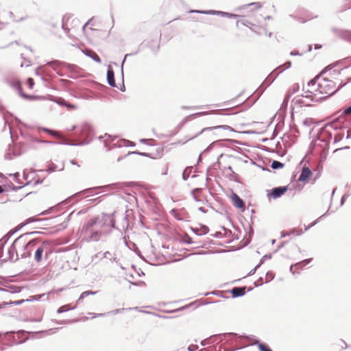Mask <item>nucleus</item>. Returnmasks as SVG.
I'll list each match as a JSON object with an SVG mask.
<instances>
[{"label": "nucleus", "instance_id": "obj_1", "mask_svg": "<svg viewBox=\"0 0 351 351\" xmlns=\"http://www.w3.org/2000/svg\"><path fill=\"white\" fill-rule=\"evenodd\" d=\"M115 215L116 212L111 214L102 213L100 216L90 219L81 228L84 239L86 241H99L102 234L110 232V230H104L103 228H115Z\"/></svg>", "mask_w": 351, "mask_h": 351}, {"label": "nucleus", "instance_id": "obj_2", "mask_svg": "<svg viewBox=\"0 0 351 351\" xmlns=\"http://www.w3.org/2000/svg\"><path fill=\"white\" fill-rule=\"evenodd\" d=\"M132 182L131 183H129V182H116V183L106 184V185H104V186L90 187V188H88V189H86L84 190H82V191H81L80 192H77V193H75L71 197H68L64 201H63L61 203V204L66 205V204H67L68 203H69L71 202V199L73 197H80L82 195H85V197H89V196H93L94 195L98 194V193L96 192V191H97L98 189H104V191H106V190H119V189H123L125 186H130L132 185ZM60 204L56 205L54 207H51V208H49L48 210H46L40 213V215H44L49 214L51 210H53V209L58 208L60 206Z\"/></svg>", "mask_w": 351, "mask_h": 351}, {"label": "nucleus", "instance_id": "obj_3", "mask_svg": "<svg viewBox=\"0 0 351 351\" xmlns=\"http://www.w3.org/2000/svg\"><path fill=\"white\" fill-rule=\"evenodd\" d=\"M351 114V105L346 108L342 114H341L340 117L337 119L334 120L331 123L327 124L324 128H322L319 132H318L317 135V141H319L322 143H324V145H320V147H322L323 150L328 151L329 148V142L330 140L332 138V134L331 133L327 130L328 127H330L334 130H337L339 128H341V125L339 122V119H341L345 115H349ZM317 145L319 146V144Z\"/></svg>", "mask_w": 351, "mask_h": 351}, {"label": "nucleus", "instance_id": "obj_4", "mask_svg": "<svg viewBox=\"0 0 351 351\" xmlns=\"http://www.w3.org/2000/svg\"><path fill=\"white\" fill-rule=\"evenodd\" d=\"M75 135L78 138L82 141L74 143L68 140H64L62 143V145H67L70 146H82L88 145L91 143L95 136V131L92 125L89 123H82L77 130Z\"/></svg>", "mask_w": 351, "mask_h": 351}, {"label": "nucleus", "instance_id": "obj_5", "mask_svg": "<svg viewBox=\"0 0 351 351\" xmlns=\"http://www.w3.org/2000/svg\"><path fill=\"white\" fill-rule=\"evenodd\" d=\"M47 65L52 67V69L56 72V73L60 76H63L64 74L62 73L61 70L58 69L56 67H62L64 69H67L70 74L68 75V77L72 79H76L82 75V69H81L79 66L75 64H69L65 62H61L60 60H53L47 62Z\"/></svg>", "mask_w": 351, "mask_h": 351}, {"label": "nucleus", "instance_id": "obj_6", "mask_svg": "<svg viewBox=\"0 0 351 351\" xmlns=\"http://www.w3.org/2000/svg\"><path fill=\"white\" fill-rule=\"evenodd\" d=\"M2 81L9 85L10 87L15 89L19 95L23 97V99H27V100H32L35 98L34 95H27L26 93H24L23 92L22 86H21V82L19 80H18L16 77H15L12 74H8L2 79Z\"/></svg>", "mask_w": 351, "mask_h": 351}, {"label": "nucleus", "instance_id": "obj_7", "mask_svg": "<svg viewBox=\"0 0 351 351\" xmlns=\"http://www.w3.org/2000/svg\"><path fill=\"white\" fill-rule=\"evenodd\" d=\"M40 232L38 231H34L30 232H27V235H26L25 238V243L24 246H21V251L20 252V256L22 258H25L27 257H30L32 254V251L33 250L34 247H35L36 244L38 242H40V240L38 239H29V237L32 235H36L40 234Z\"/></svg>", "mask_w": 351, "mask_h": 351}, {"label": "nucleus", "instance_id": "obj_8", "mask_svg": "<svg viewBox=\"0 0 351 351\" xmlns=\"http://www.w3.org/2000/svg\"><path fill=\"white\" fill-rule=\"evenodd\" d=\"M335 86L336 83L334 81L324 78L319 82L316 91L321 94L328 95L326 97L331 96L343 86V85H339V87L335 89Z\"/></svg>", "mask_w": 351, "mask_h": 351}, {"label": "nucleus", "instance_id": "obj_9", "mask_svg": "<svg viewBox=\"0 0 351 351\" xmlns=\"http://www.w3.org/2000/svg\"><path fill=\"white\" fill-rule=\"evenodd\" d=\"M27 234H23L16 238L8 250V258L11 261H16L20 256V252H18V248H21L24 246L25 238Z\"/></svg>", "mask_w": 351, "mask_h": 351}, {"label": "nucleus", "instance_id": "obj_10", "mask_svg": "<svg viewBox=\"0 0 351 351\" xmlns=\"http://www.w3.org/2000/svg\"><path fill=\"white\" fill-rule=\"evenodd\" d=\"M21 341H19L16 339L15 335L13 332H8L4 334H0V344H4L8 346H12L14 344H19ZM2 349L0 348V351Z\"/></svg>", "mask_w": 351, "mask_h": 351}, {"label": "nucleus", "instance_id": "obj_11", "mask_svg": "<svg viewBox=\"0 0 351 351\" xmlns=\"http://www.w3.org/2000/svg\"><path fill=\"white\" fill-rule=\"evenodd\" d=\"M219 335H221V341L226 340V343L232 346V347H240L238 345L239 339L241 337L240 335H239L237 333L234 332H229V333H222L219 334Z\"/></svg>", "mask_w": 351, "mask_h": 351}, {"label": "nucleus", "instance_id": "obj_12", "mask_svg": "<svg viewBox=\"0 0 351 351\" xmlns=\"http://www.w3.org/2000/svg\"><path fill=\"white\" fill-rule=\"evenodd\" d=\"M45 295H46V293H43V294H40V295H32L29 298L25 299V300L23 299V300H15L13 302L10 301L9 302H4L2 304V305L3 307H5L8 305H20L26 302L38 301V300H41V298L45 297Z\"/></svg>", "mask_w": 351, "mask_h": 351}, {"label": "nucleus", "instance_id": "obj_13", "mask_svg": "<svg viewBox=\"0 0 351 351\" xmlns=\"http://www.w3.org/2000/svg\"><path fill=\"white\" fill-rule=\"evenodd\" d=\"M288 190V186L274 187L270 191H267L268 198L277 199L284 195Z\"/></svg>", "mask_w": 351, "mask_h": 351}, {"label": "nucleus", "instance_id": "obj_14", "mask_svg": "<svg viewBox=\"0 0 351 351\" xmlns=\"http://www.w3.org/2000/svg\"><path fill=\"white\" fill-rule=\"evenodd\" d=\"M191 12L199 13L204 14H213V15H220L221 16H226L228 18H237L239 16L235 14H232L229 12H226L223 11H217V10H191Z\"/></svg>", "mask_w": 351, "mask_h": 351}, {"label": "nucleus", "instance_id": "obj_15", "mask_svg": "<svg viewBox=\"0 0 351 351\" xmlns=\"http://www.w3.org/2000/svg\"><path fill=\"white\" fill-rule=\"evenodd\" d=\"M332 32L336 36L345 41L351 43V30L333 27L332 28Z\"/></svg>", "mask_w": 351, "mask_h": 351}, {"label": "nucleus", "instance_id": "obj_16", "mask_svg": "<svg viewBox=\"0 0 351 351\" xmlns=\"http://www.w3.org/2000/svg\"><path fill=\"white\" fill-rule=\"evenodd\" d=\"M23 143H20V147L16 148L14 146L9 145L8 152L5 154V157L8 160H12L13 156H21L25 151L22 150Z\"/></svg>", "mask_w": 351, "mask_h": 351}, {"label": "nucleus", "instance_id": "obj_17", "mask_svg": "<svg viewBox=\"0 0 351 351\" xmlns=\"http://www.w3.org/2000/svg\"><path fill=\"white\" fill-rule=\"evenodd\" d=\"M51 100L61 106H65L68 110L77 109V106L75 105L66 102V101L62 97H52Z\"/></svg>", "mask_w": 351, "mask_h": 351}, {"label": "nucleus", "instance_id": "obj_18", "mask_svg": "<svg viewBox=\"0 0 351 351\" xmlns=\"http://www.w3.org/2000/svg\"><path fill=\"white\" fill-rule=\"evenodd\" d=\"M220 341H221V335H219H219H212L210 337L202 340L200 342V344L202 346H205L210 345V344H212L214 343H216L217 344Z\"/></svg>", "mask_w": 351, "mask_h": 351}, {"label": "nucleus", "instance_id": "obj_19", "mask_svg": "<svg viewBox=\"0 0 351 351\" xmlns=\"http://www.w3.org/2000/svg\"><path fill=\"white\" fill-rule=\"evenodd\" d=\"M107 82L108 85L111 87H117L114 80V73L110 65H108V66Z\"/></svg>", "mask_w": 351, "mask_h": 351}, {"label": "nucleus", "instance_id": "obj_20", "mask_svg": "<svg viewBox=\"0 0 351 351\" xmlns=\"http://www.w3.org/2000/svg\"><path fill=\"white\" fill-rule=\"evenodd\" d=\"M132 217V211L127 210L125 213L121 223L122 230L126 231L130 227V219Z\"/></svg>", "mask_w": 351, "mask_h": 351}, {"label": "nucleus", "instance_id": "obj_21", "mask_svg": "<svg viewBox=\"0 0 351 351\" xmlns=\"http://www.w3.org/2000/svg\"><path fill=\"white\" fill-rule=\"evenodd\" d=\"M0 112L3 114V119H4V121H5V124L8 125V130H9V132L10 134V138H12V141L14 142V140L13 138V136H12V128H11V126L10 125V123H9V121H8V115L12 117V114L11 113H10L9 112L6 111L5 109H4V107L1 105H0Z\"/></svg>", "mask_w": 351, "mask_h": 351}, {"label": "nucleus", "instance_id": "obj_22", "mask_svg": "<svg viewBox=\"0 0 351 351\" xmlns=\"http://www.w3.org/2000/svg\"><path fill=\"white\" fill-rule=\"evenodd\" d=\"M289 16H290V17L293 18L294 19L297 20L298 21H299L301 23H304L311 19L317 17V16H312V14L307 11L304 12V16L300 17V16H294L293 14H290Z\"/></svg>", "mask_w": 351, "mask_h": 351}, {"label": "nucleus", "instance_id": "obj_23", "mask_svg": "<svg viewBox=\"0 0 351 351\" xmlns=\"http://www.w3.org/2000/svg\"><path fill=\"white\" fill-rule=\"evenodd\" d=\"M232 200L234 206L238 208L244 209L245 207L243 200L236 193H233L232 195Z\"/></svg>", "mask_w": 351, "mask_h": 351}, {"label": "nucleus", "instance_id": "obj_24", "mask_svg": "<svg viewBox=\"0 0 351 351\" xmlns=\"http://www.w3.org/2000/svg\"><path fill=\"white\" fill-rule=\"evenodd\" d=\"M246 287H233L230 293L232 298H238L243 296L245 294Z\"/></svg>", "mask_w": 351, "mask_h": 351}, {"label": "nucleus", "instance_id": "obj_25", "mask_svg": "<svg viewBox=\"0 0 351 351\" xmlns=\"http://www.w3.org/2000/svg\"><path fill=\"white\" fill-rule=\"evenodd\" d=\"M47 242H43L40 246L36 248L34 254V259L37 263H39L42 261L43 252L45 246L47 245Z\"/></svg>", "mask_w": 351, "mask_h": 351}, {"label": "nucleus", "instance_id": "obj_26", "mask_svg": "<svg viewBox=\"0 0 351 351\" xmlns=\"http://www.w3.org/2000/svg\"><path fill=\"white\" fill-rule=\"evenodd\" d=\"M312 172L311 169L307 167H304L302 169L301 173L298 178V181L300 182H305L308 180L310 176H311Z\"/></svg>", "mask_w": 351, "mask_h": 351}, {"label": "nucleus", "instance_id": "obj_27", "mask_svg": "<svg viewBox=\"0 0 351 351\" xmlns=\"http://www.w3.org/2000/svg\"><path fill=\"white\" fill-rule=\"evenodd\" d=\"M283 72V69L277 71L276 69H274L264 80L265 84H266V86H269L271 83L275 80V79L277 77V76Z\"/></svg>", "mask_w": 351, "mask_h": 351}, {"label": "nucleus", "instance_id": "obj_28", "mask_svg": "<svg viewBox=\"0 0 351 351\" xmlns=\"http://www.w3.org/2000/svg\"><path fill=\"white\" fill-rule=\"evenodd\" d=\"M219 128H223V129H225V130H230L231 129V128L228 125H217V126H214V127H208V128H203L199 132H198L196 135L191 137L189 138V140H191V139H193L195 138H196L197 136H199V134L205 132H207V131H212V130H217V129H219Z\"/></svg>", "mask_w": 351, "mask_h": 351}, {"label": "nucleus", "instance_id": "obj_29", "mask_svg": "<svg viewBox=\"0 0 351 351\" xmlns=\"http://www.w3.org/2000/svg\"><path fill=\"white\" fill-rule=\"evenodd\" d=\"M135 146V143L131 141L126 139H121L118 141L116 143H114L112 147H109V150L111 149L114 147H134Z\"/></svg>", "mask_w": 351, "mask_h": 351}, {"label": "nucleus", "instance_id": "obj_30", "mask_svg": "<svg viewBox=\"0 0 351 351\" xmlns=\"http://www.w3.org/2000/svg\"><path fill=\"white\" fill-rule=\"evenodd\" d=\"M83 53L88 57H90L91 59H93L94 61H95L97 63H101V60L99 58V56L93 50L90 49H85L83 51Z\"/></svg>", "mask_w": 351, "mask_h": 351}, {"label": "nucleus", "instance_id": "obj_31", "mask_svg": "<svg viewBox=\"0 0 351 351\" xmlns=\"http://www.w3.org/2000/svg\"><path fill=\"white\" fill-rule=\"evenodd\" d=\"M22 287L15 285H9L5 288H0V291H3L9 293H17L21 292Z\"/></svg>", "mask_w": 351, "mask_h": 351}, {"label": "nucleus", "instance_id": "obj_32", "mask_svg": "<svg viewBox=\"0 0 351 351\" xmlns=\"http://www.w3.org/2000/svg\"><path fill=\"white\" fill-rule=\"evenodd\" d=\"M191 230L197 236L206 234L209 232V228L205 225H202L201 228H191Z\"/></svg>", "mask_w": 351, "mask_h": 351}, {"label": "nucleus", "instance_id": "obj_33", "mask_svg": "<svg viewBox=\"0 0 351 351\" xmlns=\"http://www.w3.org/2000/svg\"><path fill=\"white\" fill-rule=\"evenodd\" d=\"M38 130H43V132L57 138H62V136L60 135V132L58 131H55L47 128L39 127Z\"/></svg>", "mask_w": 351, "mask_h": 351}, {"label": "nucleus", "instance_id": "obj_34", "mask_svg": "<svg viewBox=\"0 0 351 351\" xmlns=\"http://www.w3.org/2000/svg\"><path fill=\"white\" fill-rule=\"evenodd\" d=\"M20 134L21 136L23 137L26 141L28 142L38 143V140L39 139L36 137H34L32 134L29 133H25L23 132L21 130H20Z\"/></svg>", "mask_w": 351, "mask_h": 351}, {"label": "nucleus", "instance_id": "obj_35", "mask_svg": "<svg viewBox=\"0 0 351 351\" xmlns=\"http://www.w3.org/2000/svg\"><path fill=\"white\" fill-rule=\"evenodd\" d=\"M130 154H137V155H140V156H147V157H149V154L146 153V152H138V151L129 152H128L127 154H125L124 156L119 157V158L117 159V161H118V162H120L121 160H123V158H125L126 156H128V155H130Z\"/></svg>", "mask_w": 351, "mask_h": 351}, {"label": "nucleus", "instance_id": "obj_36", "mask_svg": "<svg viewBox=\"0 0 351 351\" xmlns=\"http://www.w3.org/2000/svg\"><path fill=\"white\" fill-rule=\"evenodd\" d=\"M257 345L260 351H272L271 349L265 343H261L259 341H256L254 343Z\"/></svg>", "mask_w": 351, "mask_h": 351}, {"label": "nucleus", "instance_id": "obj_37", "mask_svg": "<svg viewBox=\"0 0 351 351\" xmlns=\"http://www.w3.org/2000/svg\"><path fill=\"white\" fill-rule=\"evenodd\" d=\"M226 169L229 170L230 171V175L228 176H229V178L232 180H234L237 182H239V176L237 173H236L231 166H228Z\"/></svg>", "mask_w": 351, "mask_h": 351}, {"label": "nucleus", "instance_id": "obj_38", "mask_svg": "<svg viewBox=\"0 0 351 351\" xmlns=\"http://www.w3.org/2000/svg\"><path fill=\"white\" fill-rule=\"evenodd\" d=\"M102 257L104 258H107L110 260V262L113 263L116 261V256L114 254H112L111 252L106 251L102 254Z\"/></svg>", "mask_w": 351, "mask_h": 351}, {"label": "nucleus", "instance_id": "obj_39", "mask_svg": "<svg viewBox=\"0 0 351 351\" xmlns=\"http://www.w3.org/2000/svg\"><path fill=\"white\" fill-rule=\"evenodd\" d=\"M183 210L178 211V210L173 208L170 211V213L178 220L183 221L184 218L181 216L180 213Z\"/></svg>", "mask_w": 351, "mask_h": 351}, {"label": "nucleus", "instance_id": "obj_40", "mask_svg": "<svg viewBox=\"0 0 351 351\" xmlns=\"http://www.w3.org/2000/svg\"><path fill=\"white\" fill-rule=\"evenodd\" d=\"M291 96V93H287L284 99H283V101H282V104H281V106H280V109L282 110H286L287 108V106H288V103H289V99Z\"/></svg>", "mask_w": 351, "mask_h": 351}, {"label": "nucleus", "instance_id": "obj_41", "mask_svg": "<svg viewBox=\"0 0 351 351\" xmlns=\"http://www.w3.org/2000/svg\"><path fill=\"white\" fill-rule=\"evenodd\" d=\"M349 8H351V0H345L343 4L339 8V12H343Z\"/></svg>", "mask_w": 351, "mask_h": 351}, {"label": "nucleus", "instance_id": "obj_42", "mask_svg": "<svg viewBox=\"0 0 351 351\" xmlns=\"http://www.w3.org/2000/svg\"><path fill=\"white\" fill-rule=\"evenodd\" d=\"M284 166H285L284 163H282L280 161H278V160H273L271 162V167L273 169H279L284 167Z\"/></svg>", "mask_w": 351, "mask_h": 351}, {"label": "nucleus", "instance_id": "obj_43", "mask_svg": "<svg viewBox=\"0 0 351 351\" xmlns=\"http://www.w3.org/2000/svg\"><path fill=\"white\" fill-rule=\"evenodd\" d=\"M194 305V302H191L190 304H188L186 305H184L183 306H181L178 308H176V309H174V310H172V311H169V313H177V312H180V311H182L184 310H186L189 308H190L191 306H193Z\"/></svg>", "mask_w": 351, "mask_h": 351}, {"label": "nucleus", "instance_id": "obj_44", "mask_svg": "<svg viewBox=\"0 0 351 351\" xmlns=\"http://www.w3.org/2000/svg\"><path fill=\"white\" fill-rule=\"evenodd\" d=\"M291 66V61H287L284 64L279 66L276 69L277 71H279L282 69H283V71L285 69H289Z\"/></svg>", "mask_w": 351, "mask_h": 351}, {"label": "nucleus", "instance_id": "obj_45", "mask_svg": "<svg viewBox=\"0 0 351 351\" xmlns=\"http://www.w3.org/2000/svg\"><path fill=\"white\" fill-rule=\"evenodd\" d=\"M69 305H64V306H60V308H58L57 313H62L68 311L69 310H73V309H74L75 308V306L72 307V308H69Z\"/></svg>", "mask_w": 351, "mask_h": 351}, {"label": "nucleus", "instance_id": "obj_46", "mask_svg": "<svg viewBox=\"0 0 351 351\" xmlns=\"http://www.w3.org/2000/svg\"><path fill=\"white\" fill-rule=\"evenodd\" d=\"M129 56L128 54H126L125 56V58L124 60H123L122 62V64H121V76H122V84H121V86L120 87V90L122 91V92H124L125 90V85H124V83H123V65L124 64V62H125V60L126 58V57Z\"/></svg>", "mask_w": 351, "mask_h": 351}, {"label": "nucleus", "instance_id": "obj_47", "mask_svg": "<svg viewBox=\"0 0 351 351\" xmlns=\"http://www.w3.org/2000/svg\"><path fill=\"white\" fill-rule=\"evenodd\" d=\"M21 228H19V225L14 229L11 230L9 231L3 238H5V240L7 239H10L14 233H16L17 231H19Z\"/></svg>", "mask_w": 351, "mask_h": 351}, {"label": "nucleus", "instance_id": "obj_48", "mask_svg": "<svg viewBox=\"0 0 351 351\" xmlns=\"http://www.w3.org/2000/svg\"><path fill=\"white\" fill-rule=\"evenodd\" d=\"M8 239L5 240V238H2L0 240V258L3 256V246L6 244L8 242Z\"/></svg>", "mask_w": 351, "mask_h": 351}, {"label": "nucleus", "instance_id": "obj_49", "mask_svg": "<svg viewBox=\"0 0 351 351\" xmlns=\"http://www.w3.org/2000/svg\"><path fill=\"white\" fill-rule=\"evenodd\" d=\"M38 221V219H36L34 217H29V218L27 219L24 223L19 224V228H22L23 226H26L27 224L34 222V221Z\"/></svg>", "mask_w": 351, "mask_h": 351}, {"label": "nucleus", "instance_id": "obj_50", "mask_svg": "<svg viewBox=\"0 0 351 351\" xmlns=\"http://www.w3.org/2000/svg\"><path fill=\"white\" fill-rule=\"evenodd\" d=\"M253 232H254L253 228L252 227H250V232H249V237L245 239V241L243 246H246V245H247L251 242L252 234H253Z\"/></svg>", "mask_w": 351, "mask_h": 351}, {"label": "nucleus", "instance_id": "obj_51", "mask_svg": "<svg viewBox=\"0 0 351 351\" xmlns=\"http://www.w3.org/2000/svg\"><path fill=\"white\" fill-rule=\"evenodd\" d=\"M182 242L187 244H193L195 242L192 240V238L190 237L188 234H186L182 239Z\"/></svg>", "mask_w": 351, "mask_h": 351}, {"label": "nucleus", "instance_id": "obj_52", "mask_svg": "<svg viewBox=\"0 0 351 351\" xmlns=\"http://www.w3.org/2000/svg\"><path fill=\"white\" fill-rule=\"evenodd\" d=\"M263 86H261V84L259 86V87L256 89L255 94L257 95V98H258L265 90Z\"/></svg>", "mask_w": 351, "mask_h": 351}, {"label": "nucleus", "instance_id": "obj_53", "mask_svg": "<svg viewBox=\"0 0 351 351\" xmlns=\"http://www.w3.org/2000/svg\"><path fill=\"white\" fill-rule=\"evenodd\" d=\"M291 234H295L297 236H300L304 233V231L302 229L293 228L290 230Z\"/></svg>", "mask_w": 351, "mask_h": 351}, {"label": "nucleus", "instance_id": "obj_54", "mask_svg": "<svg viewBox=\"0 0 351 351\" xmlns=\"http://www.w3.org/2000/svg\"><path fill=\"white\" fill-rule=\"evenodd\" d=\"M191 171H189V167L186 168L182 173V179L186 180L190 176Z\"/></svg>", "mask_w": 351, "mask_h": 351}, {"label": "nucleus", "instance_id": "obj_55", "mask_svg": "<svg viewBox=\"0 0 351 351\" xmlns=\"http://www.w3.org/2000/svg\"><path fill=\"white\" fill-rule=\"evenodd\" d=\"M200 191H201V189H199V188L194 189H193L191 191V194L193 195V197L194 200L196 201V202H200L201 201L200 199L198 197H197L195 195V192H199Z\"/></svg>", "mask_w": 351, "mask_h": 351}, {"label": "nucleus", "instance_id": "obj_56", "mask_svg": "<svg viewBox=\"0 0 351 351\" xmlns=\"http://www.w3.org/2000/svg\"><path fill=\"white\" fill-rule=\"evenodd\" d=\"M63 141L62 142H54V141H47V140H42V139H38V143H45V144H62Z\"/></svg>", "mask_w": 351, "mask_h": 351}, {"label": "nucleus", "instance_id": "obj_57", "mask_svg": "<svg viewBox=\"0 0 351 351\" xmlns=\"http://www.w3.org/2000/svg\"><path fill=\"white\" fill-rule=\"evenodd\" d=\"M88 295L86 291L82 292L80 295L79 298L77 299V300L76 301V305H79L81 303V302Z\"/></svg>", "mask_w": 351, "mask_h": 351}, {"label": "nucleus", "instance_id": "obj_58", "mask_svg": "<svg viewBox=\"0 0 351 351\" xmlns=\"http://www.w3.org/2000/svg\"><path fill=\"white\" fill-rule=\"evenodd\" d=\"M274 274L272 271H267L266 273V278L267 280L265 282H269L270 280H273L274 278Z\"/></svg>", "mask_w": 351, "mask_h": 351}, {"label": "nucleus", "instance_id": "obj_59", "mask_svg": "<svg viewBox=\"0 0 351 351\" xmlns=\"http://www.w3.org/2000/svg\"><path fill=\"white\" fill-rule=\"evenodd\" d=\"M272 255L271 254L264 255L261 259L260 263H258L260 265H263L265 260L271 258Z\"/></svg>", "mask_w": 351, "mask_h": 351}, {"label": "nucleus", "instance_id": "obj_60", "mask_svg": "<svg viewBox=\"0 0 351 351\" xmlns=\"http://www.w3.org/2000/svg\"><path fill=\"white\" fill-rule=\"evenodd\" d=\"M239 23H241L242 25H243L245 26H248V25L251 24V23L250 21H248L247 19H245L237 21V26L239 25Z\"/></svg>", "mask_w": 351, "mask_h": 351}, {"label": "nucleus", "instance_id": "obj_61", "mask_svg": "<svg viewBox=\"0 0 351 351\" xmlns=\"http://www.w3.org/2000/svg\"><path fill=\"white\" fill-rule=\"evenodd\" d=\"M313 123V120L311 118H306L303 121V124L306 126H310Z\"/></svg>", "mask_w": 351, "mask_h": 351}, {"label": "nucleus", "instance_id": "obj_62", "mask_svg": "<svg viewBox=\"0 0 351 351\" xmlns=\"http://www.w3.org/2000/svg\"><path fill=\"white\" fill-rule=\"evenodd\" d=\"M245 6H254L255 9H259L262 7V4L259 2L250 3Z\"/></svg>", "mask_w": 351, "mask_h": 351}, {"label": "nucleus", "instance_id": "obj_63", "mask_svg": "<svg viewBox=\"0 0 351 351\" xmlns=\"http://www.w3.org/2000/svg\"><path fill=\"white\" fill-rule=\"evenodd\" d=\"M343 138V134H337L334 137V143L341 141Z\"/></svg>", "mask_w": 351, "mask_h": 351}, {"label": "nucleus", "instance_id": "obj_64", "mask_svg": "<svg viewBox=\"0 0 351 351\" xmlns=\"http://www.w3.org/2000/svg\"><path fill=\"white\" fill-rule=\"evenodd\" d=\"M197 349H198V346L195 345V344H191V345H190V346L188 347V348H187L188 351H195V350H197Z\"/></svg>", "mask_w": 351, "mask_h": 351}]
</instances>
